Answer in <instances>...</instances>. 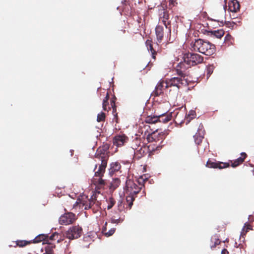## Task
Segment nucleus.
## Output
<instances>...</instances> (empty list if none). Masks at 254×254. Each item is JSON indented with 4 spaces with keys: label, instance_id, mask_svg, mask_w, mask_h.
Wrapping results in <instances>:
<instances>
[{
    "label": "nucleus",
    "instance_id": "f257e3e1",
    "mask_svg": "<svg viewBox=\"0 0 254 254\" xmlns=\"http://www.w3.org/2000/svg\"><path fill=\"white\" fill-rule=\"evenodd\" d=\"M148 181L145 175L140 176L135 183L133 181L128 179L126 181V201L129 209L131 208L136 195L144 188V184Z\"/></svg>",
    "mask_w": 254,
    "mask_h": 254
},
{
    "label": "nucleus",
    "instance_id": "f03ea898",
    "mask_svg": "<svg viewBox=\"0 0 254 254\" xmlns=\"http://www.w3.org/2000/svg\"><path fill=\"white\" fill-rule=\"evenodd\" d=\"M176 71L179 76L166 79V88L175 87L179 90L182 87L187 86L189 85L190 80L188 78L187 73L181 69L177 68Z\"/></svg>",
    "mask_w": 254,
    "mask_h": 254
},
{
    "label": "nucleus",
    "instance_id": "7ed1b4c3",
    "mask_svg": "<svg viewBox=\"0 0 254 254\" xmlns=\"http://www.w3.org/2000/svg\"><path fill=\"white\" fill-rule=\"evenodd\" d=\"M192 48L194 51L207 56L212 55L215 52V46L214 44L201 39L195 40Z\"/></svg>",
    "mask_w": 254,
    "mask_h": 254
},
{
    "label": "nucleus",
    "instance_id": "20e7f679",
    "mask_svg": "<svg viewBox=\"0 0 254 254\" xmlns=\"http://www.w3.org/2000/svg\"><path fill=\"white\" fill-rule=\"evenodd\" d=\"M100 193L99 191L96 190L90 198L87 196L82 198L80 203L84 207L85 209H91L94 213L99 210L101 203L97 200V194Z\"/></svg>",
    "mask_w": 254,
    "mask_h": 254
},
{
    "label": "nucleus",
    "instance_id": "39448f33",
    "mask_svg": "<svg viewBox=\"0 0 254 254\" xmlns=\"http://www.w3.org/2000/svg\"><path fill=\"white\" fill-rule=\"evenodd\" d=\"M183 61L185 64L188 65V68L201 64L203 61V57L196 53H186L183 55Z\"/></svg>",
    "mask_w": 254,
    "mask_h": 254
},
{
    "label": "nucleus",
    "instance_id": "423d86ee",
    "mask_svg": "<svg viewBox=\"0 0 254 254\" xmlns=\"http://www.w3.org/2000/svg\"><path fill=\"white\" fill-rule=\"evenodd\" d=\"M109 145L108 144H104L102 146L100 147L97 149L95 155V157L101 161L107 162L109 157Z\"/></svg>",
    "mask_w": 254,
    "mask_h": 254
},
{
    "label": "nucleus",
    "instance_id": "0eeeda50",
    "mask_svg": "<svg viewBox=\"0 0 254 254\" xmlns=\"http://www.w3.org/2000/svg\"><path fill=\"white\" fill-rule=\"evenodd\" d=\"M82 234V229L79 225L70 227L65 233L66 238L70 240L78 239Z\"/></svg>",
    "mask_w": 254,
    "mask_h": 254
},
{
    "label": "nucleus",
    "instance_id": "6e6552de",
    "mask_svg": "<svg viewBox=\"0 0 254 254\" xmlns=\"http://www.w3.org/2000/svg\"><path fill=\"white\" fill-rule=\"evenodd\" d=\"M76 219L75 214L72 212H67L61 216L59 222L61 225H67L73 223Z\"/></svg>",
    "mask_w": 254,
    "mask_h": 254
},
{
    "label": "nucleus",
    "instance_id": "1a4fd4ad",
    "mask_svg": "<svg viewBox=\"0 0 254 254\" xmlns=\"http://www.w3.org/2000/svg\"><path fill=\"white\" fill-rule=\"evenodd\" d=\"M140 140L135 139L133 141L131 147L134 150V154L138 155V158H141L145 154V147L141 146Z\"/></svg>",
    "mask_w": 254,
    "mask_h": 254
},
{
    "label": "nucleus",
    "instance_id": "9d476101",
    "mask_svg": "<svg viewBox=\"0 0 254 254\" xmlns=\"http://www.w3.org/2000/svg\"><path fill=\"white\" fill-rule=\"evenodd\" d=\"M166 80H160L157 84L154 91L151 93V96L153 97H158L163 94V91L165 89H168L166 88Z\"/></svg>",
    "mask_w": 254,
    "mask_h": 254
},
{
    "label": "nucleus",
    "instance_id": "9b49d317",
    "mask_svg": "<svg viewBox=\"0 0 254 254\" xmlns=\"http://www.w3.org/2000/svg\"><path fill=\"white\" fill-rule=\"evenodd\" d=\"M224 8L232 12H237L240 9V5L239 1H224Z\"/></svg>",
    "mask_w": 254,
    "mask_h": 254
},
{
    "label": "nucleus",
    "instance_id": "f8f14e48",
    "mask_svg": "<svg viewBox=\"0 0 254 254\" xmlns=\"http://www.w3.org/2000/svg\"><path fill=\"white\" fill-rule=\"evenodd\" d=\"M206 166L208 168L222 169L227 168L230 166L229 163H224L222 162H212L208 160L206 163Z\"/></svg>",
    "mask_w": 254,
    "mask_h": 254
},
{
    "label": "nucleus",
    "instance_id": "ddd939ff",
    "mask_svg": "<svg viewBox=\"0 0 254 254\" xmlns=\"http://www.w3.org/2000/svg\"><path fill=\"white\" fill-rule=\"evenodd\" d=\"M167 112L168 111L166 110L160 113H157V123L162 122L165 124L171 120L172 113H167Z\"/></svg>",
    "mask_w": 254,
    "mask_h": 254
},
{
    "label": "nucleus",
    "instance_id": "4468645a",
    "mask_svg": "<svg viewBox=\"0 0 254 254\" xmlns=\"http://www.w3.org/2000/svg\"><path fill=\"white\" fill-rule=\"evenodd\" d=\"M128 140V137L125 134L118 135L114 137L113 144L117 147H120L125 144Z\"/></svg>",
    "mask_w": 254,
    "mask_h": 254
},
{
    "label": "nucleus",
    "instance_id": "2eb2a0df",
    "mask_svg": "<svg viewBox=\"0 0 254 254\" xmlns=\"http://www.w3.org/2000/svg\"><path fill=\"white\" fill-rule=\"evenodd\" d=\"M107 165V162L101 161V164L99 165L98 170L96 171V169L97 167V165L96 164L94 168L95 175L94 177H103L105 173Z\"/></svg>",
    "mask_w": 254,
    "mask_h": 254
},
{
    "label": "nucleus",
    "instance_id": "dca6fc26",
    "mask_svg": "<svg viewBox=\"0 0 254 254\" xmlns=\"http://www.w3.org/2000/svg\"><path fill=\"white\" fill-rule=\"evenodd\" d=\"M169 19V15L167 11H164L163 13L160 14V21L163 23L166 29H168L169 33L170 35H171V27H168V25L170 24V22L168 21Z\"/></svg>",
    "mask_w": 254,
    "mask_h": 254
},
{
    "label": "nucleus",
    "instance_id": "f3484780",
    "mask_svg": "<svg viewBox=\"0 0 254 254\" xmlns=\"http://www.w3.org/2000/svg\"><path fill=\"white\" fill-rule=\"evenodd\" d=\"M202 125H200L199 126L197 132L195 133V135H193L195 143L197 145H199L201 143L202 140L204 137V130H202Z\"/></svg>",
    "mask_w": 254,
    "mask_h": 254
},
{
    "label": "nucleus",
    "instance_id": "a211bd4d",
    "mask_svg": "<svg viewBox=\"0 0 254 254\" xmlns=\"http://www.w3.org/2000/svg\"><path fill=\"white\" fill-rule=\"evenodd\" d=\"M155 34L157 43H161L164 37V27L161 25H157L155 28Z\"/></svg>",
    "mask_w": 254,
    "mask_h": 254
},
{
    "label": "nucleus",
    "instance_id": "6ab92c4d",
    "mask_svg": "<svg viewBox=\"0 0 254 254\" xmlns=\"http://www.w3.org/2000/svg\"><path fill=\"white\" fill-rule=\"evenodd\" d=\"M92 182L98 189H104L106 185L105 181L102 177H93Z\"/></svg>",
    "mask_w": 254,
    "mask_h": 254
},
{
    "label": "nucleus",
    "instance_id": "aec40b11",
    "mask_svg": "<svg viewBox=\"0 0 254 254\" xmlns=\"http://www.w3.org/2000/svg\"><path fill=\"white\" fill-rule=\"evenodd\" d=\"M121 165L119 162H113L110 165V168L109 169V173L111 175L118 172L120 170Z\"/></svg>",
    "mask_w": 254,
    "mask_h": 254
},
{
    "label": "nucleus",
    "instance_id": "412c9836",
    "mask_svg": "<svg viewBox=\"0 0 254 254\" xmlns=\"http://www.w3.org/2000/svg\"><path fill=\"white\" fill-rule=\"evenodd\" d=\"M241 156L236 159L233 163H232L231 166L233 168L236 167L242 164L245 161L247 155L246 153L243 152L241 154Z\"/></svg>",
    "mask_w": 254,
    "mask_h": 254
},
{
    "label": "nucleus",
    "instance_id": "4be33fe9",
    "mask_svg": "<svg viewBox=\"0 0 254 254\" xmlns=\"http://www.w3.org/2000/svg\"><path fill=\"white\" fill-rule=\"evenodd\" d=\"M145 43L148 50L151 53L152 58L155 60L157 52L153 47L152 41L150 40H147Z\"/></svg>",
    "mask_w": 254,
    "mask_h": 254
},
{
    "label": "nucleus",
    "instance_id": "5701e85b",
    "mask_svg": "<svg viewBox=\"0 0 254 254\" xmlns=\"http://www.w3.org/2000/svg\"><path fill=\"white\" fill-rule=\"evenodd\" d=\"M121 181L119 178L113 179L109 186L110 191H114L120 185Z\"/></svg>",
    "mask_w": 254,
    "mask_h": 254
},
{
    "label": "nucleus",
    "instance_id": "b1692460",
    "mask_svg": "<svg viewBox=\"0 0 254 254\" xmlns=\"http://www.w3.org/2000/svg\"><path fill=\"white\" fill-rule=\"evenodd\" d=\"M209 35L212 37H215L218 39L221 38L224 35L225 32L222 29L214 30L210 31Z\"/></svg>",
    "mask_w": 254,
    "mask_h": 254
},
{
    "label": "nucleus",
    "instance_id": "393cba45",
    "mask_svg": "<svg viewBox=\"0 0 254 254\" xmlns=\"http://www.w3.org/2000/svg\"><path fill=\"white\" fill-rule=\"evenodd\" d=\"M176 1H163L161 3V6L163 8V10L165 11L166 9H172V8L175 6V3Z\"/></svg>",
    "mask_w": 254,
    "mask_h": 254
},
{
    "label": "nucleus",
    "instance_id": "a878e982",
    "mask_svg": "<svg viewBox=\"0 0 254 254\" xmlns=\"http://www.w3.org/2000/svg\"><path fill=\"white\" fill-rule=\"evenodd\" d=\"M109 94L108 92L107 93L105 98L103 101L102 107L104 111H108L111 110V107L109 106Z\"/></svg>",
    "mask_w": 254,
    "mask_h": 254
},
{
    "label": "nucleus",
    "instance_id": "bb28decb",
    "mask_svg": "<svg viewBox=\"0 0 254 254\" xmlns=\"http://www.w3.org/2000/svg\"><path fill=\"white\" fill-rule=\"evenodd\" d=\"M48 245L45 247V253L43 254H54V249L55 248V245L47 243Z\"/></svg>",
    "mask_w": 254,
    "mask_h": 254
},
{
    "label": "nucleus",
    "instance_id": "cd10ccee",
    "mask_svg": "<svg viewBox=\"0 0 254 254\" xmlns=\"http://www.w3.org/2000/svg\"><path fill=\"white\" fill-rule=\"evenodd\" d=\"M155 115L148 116L145 119V122L148 124H155L157 123V113L155 112Z\"/></svg>",
    "mask_w": 254,
    "mask_h": 254
},
{
    "label": "nucleus",
    "instance_id": "c85d7f7f",
    "mask_svg": "<svg viewBox=\"0 0 254 254\" xmlns=\"http://www.w3.org/2000/svg\"><path fill=\"white\" fill-rule=\"evenodd\" d=\"M47 239H48V235L45 234H40L37 236L33 240L34 243H38L42 241L47 242Z\"/></svg>",
    "mask_w": 254,
    "mask_h": 254
},
{
    "label": "nucleus",
    "instance_id": "c756f323",
    "mask_svg": "<svg viewBox=\"0 0 254 254\" xmlns=\"http://www.w3.org/2000/svg\"><path fill=\"white\" fill-rule=\"evenodd\" d=\"M240 22L239 21L236 20L235 21H225L224 23L223 20L221 21V23H222V25L225 24L227 27L231 28L232 29L234 28L235 26H237V22Z\"/></svg>",
    "mask_w": 254,
    "mask_h": 254
},
{
    "label": "nucleus",
    "instance_id": "7c9ffc66",
    "mask_svg": "<svg viewBox=\"0 0 254 254\" xmlns=\"http://www.w3.org/2000/svg\"><path fill=\"white\" fill-rule=\"evenodd\" d=\"M211 242L213 243V244L211 245V248L212 249L215 248L217 245H219L220 244L221 241L217 236H214L211 238Z\"/></svg>",
    "mask_w": 254,
    "mask_h": 254
},
{
    "label": "nucleus",
    "instance_id": "2f4dec72",
    "mask_svg": "<svg viewBox=\"0 0 254 254\" xmlns=\"http://www.w3.org/2000/svg\"><path fill=\"white\" fill-rule=\"evenodd\" d=\"M234 41L233 38L231 35L227 34L224 38V43L227 44L228 46H230L233 44Z\"/></svg>",
    "mask_w": 254,
    "mask_h": 254
},
{
    "label": "nucleus",
    "instance_id": "473e14b6",
    "mask_svg": "<svg viewBox=\"0 0 254 254\" xmlns=\"http://www.w3.org/2000/svg\"><path fill=\"white\" fill-rule=\"evenodd\" d=\"M31 242L25 240H17L16 242V246L19 247H23L30 244Z\"/></svg>",
    "mask_w": 254,
    "mask_h": 254
},
{
    "label": "nucleus",
    "instance_id": "72a5a7b5",
    "mask_svg": "<svg viewBox=\"0 0 254 254\" xmlns=\"http://www.w3.org/2000/svg\"><path fill=\"white\" fill-rule=\"evenodd\" d=\"M107 203H108L107 209H111L113 207V206L116 203V201H115V199L113 197H110L107 200Z\"/></svg>",
    "mask_w": 254,
    "mask_h": 254
},
{
    "label": "nucleus",
    "instance_id": "f704fd0d",
    "mask_svg": "<svg viewBox=\"0 0 254 254\" xmlns=\"http://www.w3.org/2000/svg\"><path fill=\"white\" fill-rule=\"evenodd\" d=\"M116 100H117L116 97H115V96H114L112 98L111 100V106L113 109V113H116V110H117V108H116L117 107H116V104H115V102H116Z\"/></svg>",
    "mask_w": 254,
    "mask_h": 254
},
{
    "label": "nucleus",
    "instance_id": "c9c22d12",
    "mask_svg": "<svg viewBox=\"0 0 254 254\" xmlns=\"http://www.w3.org/2000/svg\"><path fill=\"white\" fill-rule=\"evenodd\" d=\"M106 115L103 112L98 114L97 117V121L98 122H104L105 120Z\"/></svg>",
    "mask_w": 254,
    "mask_h": 254
},
{
    "label": "nucleus",
    "instance_id": "e433bc0d",
    "mask_svg": "<svg viewBox=\"0 0 254 254\" xmlns=\"http://www.w3.org/2000/svg\"><path fill=\"white\" fill-rule=\"evenodd\" d=\"M156 132H153L152 133H149L147 136V139L148 142H152L156 140Z\"/></svg>",
    "mask_w": 254,
    "mask_h": 254
},
{
    "label": "nucleus",
    "instance_id": "4c0bfd02",
    "mask_svg": "<svg viewBox=\"0 0 254 254\" xmlns=\"http://www.w3.org/2000/svg\"><path fill=\"white\" fill-rule=\"evenodd\" d=\"M214 66L213 64L209 65L207 67V76H209L213 72Z\"/></svg>",
    "mask_w": 254,
    "mask_h": 254
},
{
    "label": "nucleus",
    "instance_id": "58836bf2",
    "mask_svg": "<svg viewBox=\"0 0 254 254\" xmlns=\"http://www.w3.org/2000/svg\"><path fill=\"white\" fill-rule=\"evenodd\" d=\"M123 221V219L120 218H117L115 216H114L111 218V222L113 223H117L118 224L119 223H121Z\"/></svg>",
    "mask_w": 254,
    "mask_h": 254
},
{
    "label": "nucleus",
    "instance_id": "ea45409f",
    "mask_svg": "<svg viewBox=\"0 0 254 254\" xmlns=\"http://www.w3.org/2000/svg\"><path fill=\"white\" fill-rule=\"evenodd\" d=\"M58 234L57 233H55L53 234L51 236H50L49 237L48 236V239H47V242L46 243L47 244V243H49V240H55L57 239H58Z\"/></svg>",
    "mask_w": 254,
    "mask_h": 254
},
{
    "label": "nucleus",
    "instance_id": "a19ab883",
    "mask_svg": "<svg viewBox=\"0 0 254 254\" xmlns=\"http://www.w3.org/2000/svg\"><path fill=\"white\" fill-rule=\"evenodd\" d=\"M115 229H112L110 230L108 232L106 233L105 235L108 237L111 236L115 233Z\"/></svg>",
    "mask_w": 254,
    "mask_h": 254
},
{
    "label": "nucleus",
    "instance_id": "79ce46f5",
    "mask_svg": "<svg viewBox=\"0 0 254 254\" xmlns=\"http://www.w3.org/2000/svg\"><path fill=\"white\" fill-rule=\"evenodd\" d=\"M195 112L193 111H191L190 112V114H189V116H191L190 117L191 119L194 118L195 117Z\"/></svg>",
    "mask_w": 254,
    "mask_h": 254
},
{
    "label": "nucleus",
    "instance_id": "37998d69",
    "mask_svg": "<svg viewBox=\"0 0 254 254\" xmlns=\"http://www.w3.org/2000/svg\"><path fill=\"white\" fill-rule=\"evenodd\" d=\"M246 228V232L248 231L249 230L252 229V226L250 224H246L245 225V228Z\"/></svg>",
    "mask_w": 254,
    "mask_h": 254
},
{
    "label": "nucleus",
    "instance_id": "c03bdc74",
    "mask_svg": "<svg viewBox=\"0 0 254 254\" xmlns=\"http://www.w3.org/2000/svg\"><path fill=\"white\" fill-rule=\"evenodd\" d=\"M248 219H249V221L250 222H253L254 221V216H253L252 215H249Z\"/></svg>",
    "mask_w": 254,
    "mask_h": 254
},
{
    "label": "nucleus",
    "instance_id": "a18cd8bd",
    "mask_svg": "<svg viewBox=\"0 0 254 254\" xmlns=\"http://www.w3.org/2000/svg\"><path fill=\"white\" fill-rule=\"evenodd\" d=\"M221 254H229V253L227 249H224L222 250Z\"/></svg>",
    "mask_w": 254,
    "mask_h": 254
},
{
    "label": "nucleus",
    "instance_id": "49530a36",
    "mask_svg": "<svg viewBox=\"0 0 254 254\" xmlns=\"http://www.w3.org/2000/svg\"><path fill=\"white\" fill-rule=\"evenodd\" d=\"M159 134L160 135V139H162L163 138V137H164V134L163 133V132H161V133H159Z\"/></svg>",
    "mask_w": 254,
    "mask_h": 254
},
{
    "label": "nucleus",
    "instance_id": "de8ad7c7",
    "mask_svg": "<svg viewBox=\"0 0 254 254\" xmlns=\"http://www.w3.org/2000/svg\"><path fill=\"white\" fill-rule=\"evenodd\" d=\"M182 65H184V64L183 63H180L179 65H178V67H180L181 68H182Z\"/></svg>",
    "mask_w": 254,
    "mask_h": 254
},
{
    "label": "nucleus",
    "instance_id": "09e8293b",
    "mask_svg": "<svg viewBox=\"0 0 254 254\" xmlns=\"http://www.w3.org/2000/svg\"><path fill=\"white\" fill-rule=\"evenodd\" d=\"M142 193H143L144 195H145V191L144 190H143V191H142Z\"/></svg>",
    "mask_w": 254,
    "mask_h": 254
},
{
    "label": "nucleus",
    "instance_id": "8fccbe9b",
    "mask_svg": "<svg viewBox=\"0 0 254 254\" xmlns=\"http://www.w3.org/2000/svg\"><path fill=\"white\" fill-rule=\"evenodd\" d=\"M144 128H145L146 127H149L148 126H144Z\"/></svg>",
    "mask_w": 254,
    "mask_h": 254
},
{
    "label": "nucleus",
    "instance_id": "3c124183",
    "mask_svg": "<svg viewBox=\"0 0 254 254\" xmlns=\"http://www.w3.org/2000/svg\"><path fill=\"white\" fill-rule=\"evenodd\" d=\"M57 242L59 243V240H57Z\"/></svg>",
    "mask_w": 254,
    "mask_h": 254
}]
</instances>
